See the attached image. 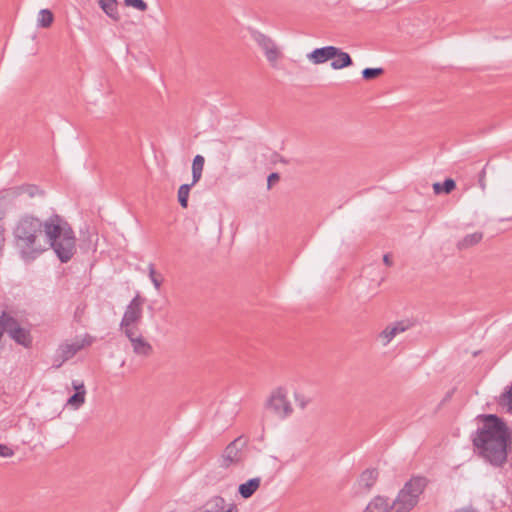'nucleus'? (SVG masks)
Here are the masks:
<instances>
[{"instance_id":"b1692460","label":"nucleus","mask_w":512,"mask_h":512,"mask_svg":"<svg viewBox=\"0 0 512 512\" xmlns=\"http://www.w3.org/2000/svg\"><path fill=\"white\" fill-rule=\"evenodd\" d=\"M195 184L196 183H193V181H192L190 184H183L179 187L178 202L182 208L188 207V198H189L190 189Z\"/></svg>"},{"instance_id":"6e6552de","label":"nucleus","mask_w":512,"mask_h":512,"mask_svg":"<svg viewBox=\"0 0 512 512\" xmlns=\"http://www.w3.org/2000/svg\"><path fill=\"white\" fill-rule=\"evenodd\" d=\"M265 407L284 419L292 413V407L287 400L286 391L282 387L274 390L267 399Z\"/></svg>"},{"instance_id":"39448f33","label":"nucleus","mask_w":512,"mask_h":512,"mask_svg":"<svg viewBox=\"0 0 512 512\" xmlns=\"http://www.w3.org/2000/svg\"><path fill=\"white\" fill-rule=\"evenodd\" d=\"M0 331L2 336L6 333L16 344L24 348L32 347L33 337L30 328L23 327L17 318L6 311L0 314Z\"/></svg>"},{"instance_id":"e433bc0d","label":"nucleus","mask_w":512,"mask_h":512,"mask_svg":"<svg viewBox=\"0 0 512 512\" xmlns=\"http://www.w3.org/2000/svg\"><path fill=\"white\" fill-rule=\"evenodd\" d=\"M383 262H384V263H385V265H387V266H392V264H393L392 259H391V257H390V255H389V254H385V255L383 256Z\"/></svg>"},{"instance_id":"a19ab883","label":"nucleus","mask_w":512,"mask_h":512,"mask_svg":"<svg viewBox=\"0 0 512 512\" xmlns=\"http://www.w3.org/2000/svg\"><path fill=\"white\" fill-rule=\"evenodd\" d=\"M191 512H205V510L203 509V507H200L194 511H191Z\"/></svg>"},{"instance_id":"4468645a","label":"nucleus","mask_w":512,"mask_h":512,"mask_svg":"<svg viewBox=\"0 0 512 512\" xmlns=\"http://www.w3.org/2000/svg\"><path fill=\"white\" fill-rule=\"evenodd\" d=\"M72 386L75 390V393L68 398L67 405H70L74 409H78L85 402V395H86L85 385L83 382L73 380Z\"/></svg>"},{"instance_id":"2eb2a0df","label":"nucleus","mask_w":512,"mask_h":512,"mask_svg":"<svg viewBox=\"0 0 512 512\" xmlns=\"http://www.w3.org/2000/svg\"><path fill=\"white\" fill-rule=\"evenodd\" d=\"M261 484V478L255 477L251 478L245 483H242L238 487V493L244 499H248L253 496V494L259 489Z\"/></svg>"},{"instance_id":"cd10ccee","label":"nucleus","mask_w":512,"mask_h":512,"mask_svg":"<svg viewBox=\"0 0 512 512\" xmlns=\"http://www.w3.org/2000/svg\"><path fill=\"white\" fill-rule=\"evenodd\" d=\"M20 189L22 194H27L29 197L33 198L36 195H43V191H41L38 186L34 184H23L20 185Z\"/></svg>"},{"instance_id":"bb28decb","label":"nucleus","mask_w":512,"mask_h":512,"mask_svg":"<svg viewBox=\"0 0 512 512\" xmlns=\"http://www.w3.org/2000/svg\"><path fill=\"white\" fill-rule=\"evenodd\" d=\"M384 73V69L381 67L378 68H365L362 70V77L364 80H372Z\"/></svg>"},{"instance_id":"c85d7f7f","label":"nucleus","mask_w":512,"mask_h":512,"mask_svg":"<svg viewBox=\"0 0 512 512\" xmlns=\"http://www.w3.org/2000/svg\"><path fill=\"white\" fill-rule=\"evenodd\" d=\"M125 6L132 7L138 11L145 12L148 9V5L144 0H123Z\"/></svg>"},{"instance_id":"4c0bfd02","label":"nucleus","mask_w":512,"mask_h":512,"mask_svg":"<svg viewBox=\"0 0 512 512\" xmlns=\"http://www.w3.org/2000/svg\"><path fill=\"white\" fill-rule=\"evenodd\" d=\"M222 512H238L236 504H230L227 509H223Z\"/></svg>"},{"instance_id":"0eeeda50","label":"nucleus","mask_w":512,"mask_h":512,"mask_svg":"<svg viewBox=\"0 0 512 512\" xmlns=\"http://www.w3.org/2000/svg\"><path fill=\"white\" fill-rule=\"evenodd\" d=\"M93 342V337L89 334H85L83 338H76L71 343H63L57 350L56 358L59 359V363L56 368H59L64 362L73 358L81 349L90 346Z\"/></svg>"},{"instance_id":"c9c22d12","label":"nucleus","mask_w":512,"mask_h":512,"mask_svg":"<svg viewBox=\"0 0 512 512\" xmlns=\"http://www.w3.org/2000/svg\"><path fill=\"white\" fill-rule=\"evenodd\" d=\"M279 179H280V176H279V174H278V173H276V172L271 173V174L268 176V179H267V186H268V189H270L274 183H276L277 181H279Z\"/></svg>"},{"instance_id":"20e7f679","label":"nucleus","mask_w":512,"mask_h":512,"mask_svg":"<svg viewBox=\"0 0 512 512\" xmlns=\"http://www.w3.org/2000/svg\"><path fill=\"white\" fill-rule=\"evenodd\" d=\"M428 480L422 476L412 477L399 491L396 499L390 503L388 512H410L419 502Z\"/></svg>"},{"instance_id":"a878e982","label":"nucleus","mask_w":512,"mask_h":512,"mask_svg":"<svg viewBox=\"0 0 512 512\" xmlns=\"http://www.w3.org/2000/svg\"><path fill=\"white\" fill-rule=\"evenodd\" d=\"M148 272H149V278H150L151 282L153 283L155 289L159 290L162 285L163 278L161 275L157 274L153 263H150L148 265Z\"/></svg>"},{"instance_id":"dca6fc26","label":"nucleus","mask_w":512,"mask_h":512,"mask_svg":"<svg viewBox=\"0 0 512 512\" xmlns=\"http://www.w3.org/2000/svg\"><path fill=\"white\" fill-rule=\"evenodd\" d=\"M334 54V59H332L331 62L332 69L340 70L353 65V60L347 52L336 47V53Z\"/></svg>"},{"instance_id":"1a4fd4ad","label":"nucleus","mask_w":512,"mask_h":512,"mask_svg":"<svg viewBox=\"0 0 512 512\" xmlns=\"http://www.w3.org/2000/svg\"><path fill=\"white\" fill-rule=\"evenodd\" d=\"M251 36L253 40L262 48L267 60L271 64H274L280 56V51L275 45L274 41L265 34L255 30L252 31Z\"/></svg>"},{"instance_id":"412c9836","label":"nucleus","mask_w":512,"mask_h":512,"mask_svg":"<svg viewBox=\"0 0 512 512\" xmlns=\"http://www.w3.org/2000/svg\"><path fill=\"white\" fill-rule=\"evenodd\" d=\"M225 499L221 496H214L209 499L202 507L205 512H220L224 509Z\"/></svg>"},{"instance_id":"c756f323","label":"nucleus","mask_w":512,"mask_h":512,"mask_svg":"<svg viewBox=\"0 0 512 512\" xmlns=\"http://www.w3.org/2000/svg\"><path fill=\"white\" fill-rule=\"evenodd\" d=\"M397 334L395 333V329L392 326H387L382 332L381 337L385 338V345L388 344Z\"/></svg>"},{"instance_id":"2f4dec72","label":"nucleus","mask_w":512,"mask_h":512,"mask_svg":"<svg viewBox=\"0 0 512 512\" xmlns=\"http://www.w3.org/2000/svg\"><path fill=\"white\" fill-rule=\"evenodd\" d=\"M295 401L296 404L301 408L305 409L306 406L310 403L311 399L302 395V394H295Z\"/></svg>"},{"instance_id":"393cba45","label":"nucleus","mask_w":512,"mask_h":512,"mask_svg":"<svg viewBox=\"0 0 512 512\" xmlns=\"http://www.w3.org/2000/svg\"><path fill=\"white\" fill-rule=\"evenodd\" d=\"M497 402L500 406H506L507 411L512 413V384L501 394Z\"/></svg>"},{"instance_id":"72a5a7b5","label":"nucleus","mask_w":512,"mask_h":512,"mask_svg":"<svg viewBox=\"0 0 512 512\" xmlns=\"http://www.w3.org/2000/svg\"><path fill=\"white\" fill-rule=\"evenodd\" d=\"M5 232V227L0 223V258L3 256L4 247L6 243Z\"/></svg>"},{"instance_id":"ddd939ff","label":"nucleus","mask_w":512,"mask_h":512,"mask_svg":"<svg viewBox=\"0 0 512 512\" xmlns=\"http://www.w3.org/2000/svg\"><path fill=\"white\" fill-rule=\"evenodd\" d=\"M378 476L379 472L376 468H368L364 470L357 480L358 491L369 492L376 483Z\"/></svg>"},{"instance_id":"6ab92c4d","label":"nucleus","mask_w":512,"mask_h":512,"mask_svg":"<svg viewBox=\"0 0 512 512\" xmlns=\"http://www.w3.org/2000/svg\"><path fill=\"white\" fill-rule=\"evenodd\" d=\"M483 239V233L482 232H474L472 234H468L465 237H463L460 241L457 243V248L459 250H465L470 247L475 246Z\"/></svg>"},{"instance_id":"f8f14e48","label":"nucleus","mask_w":512,"mask_h":512,"mask_svg":"<svg viewBox=\"0 0 512 512\" xmlns=\"http://www.w3.org/2000/svg\"><path fill=\"white\" fill-rule=\"evenodd\" d=\"M334 53H336L335 46H324L321 48H315L313 51L308 53L307 59L313 64L319 65L334 59Z\"/></svg>"},{"instance_id":"9b49d317","label":"nucleus","mask_w":512,"mask_h":512,"mask_svg":"<svg viewBox=\"0 0 512 512\" xmlns=\"http://www.w3.org/2000/svg\"><path fill=\"white\" fill-rule=\"evenodd\" d=\"M125 336L132 344L133 352L140 356H149L152 352V346L147 342L138 330H128L124 332Z\"/></svg>"},{"instance_id":"7ed1b4c3","label":"nucleus","mask_w":512,"mask_h":512,"mask_svg":"<svg viewBox=\"0 0 512 512\" xmlns=\"http://www.w3.org/2000/svg\"><path fill=\"white\" fill-rule=\"evenodd\" d=\"M61 263H68L76 254V236L71 225L59 214L53 212L45 225V242Z\"/></svg>"},{"instance_id":"ea45409f","label":"nucleus","mask_w":512,"mask_h":512,"mask_svg":"<svg viewBox=\"0 0 512 512\" xmlns=\"http://www.w3.org/2000/svg\"><path fill=\"white\" fill-rule=\"evenodd\" d=\"M459 512H477V511L472 508H464V509H461Z\"/></svg>"},{"instance_id":"7c9ffc66","label":"nucleus","mask_w":512,"mask_h":512,"mask_svg":"<svg viewBox=\"0 0 512 512\" xmlns=\"http://www.w3.org/2000/svg\"><path fill=\"white\" fill-rule=\"evenodd\" d=\"M22 195V191L20 189V186H15V187H12V188H9L8 190L5 191V195L3 196V198H11V199H14V198H17L18 196Z\"/></svg>"},{"instance_id":"f3484780","label":"nucleus","mask_w":512,"mask_h":512,"mask_svg":"<svg viewBox=\"0 0 512 512\" xmlns=\"http://www.w3.org/2000/svg\"><path fill=\"white\" fill-rule=\"evenodd\" d=\"M98 4L102 11L113 21L120 20L117 0H98Z\"/></svg>"},{"instance_id":"5701e85b","label":"nucleus","mask_w":512,"mask_h":512,"mask_svg":"<svg viewBox=\"0 0 512 512\" xmlns=\"http://www.w3.org/2000/svg\"><path fill=\"white\" fill-rule=\"evenodd\" d=\"M54 20V15L49 9H42L38 13L37 24L39 27L48 28Z\"/></svg>"},{"instance_id":"f03ea898","label":"nucleus","mask_w":512,"mask_h":512,"mask_svg":"<svg viewBox=\"0 0 512 512\" xmlns=\"http://www.w3.org/2000/svg\"><path fill=\"white\" fill-rule=\"evenodd\" d=\"M46 220L25 214L17 221L13 229L14 245L18 254L25 262L37 259L47 247L41 241L42 233L45 234Z\"/></svg>"},{"instance_id":"a211bd4d","label":"nucleus","mask_w":512,"mask_h":512,"mask_svg":"<svg viewBox=\"0 0 512 512\" xmlns=\"http://www.w3.org/2000/svg\"><path fill=\"white\" fill-rule=\"evenodd\" d=\"M389 500L382 496L374 497L363 512H388Z\"/></svg>"},{"instance_id":"f704fd0d","label":"nucleus","mask_w":512,"mask_h":512,"mask_svg":"<svg viewBox=\"0 0 512 512\" xmlns=\"http://www.w3.org/2000/svg\"><path fill=\"white\" fill-rule=\"evenodd\" d=\"M13 450L7 445L0 444V456L1 457H11L13 456Z\"/></svg>"},{"instance_id":"9d476101","label":"nucleus","mask_w":512,"mask_h":512,"mask_svg":"<svg viewBox=\"0 0 512 512\" xmlns=\"http://www.w3.org/2000/svg\"><path fill=\"white\" fill-rule=\"evenodd\" d=\"M245 445L246 441L242 440V436L229 443L223 453V466L229 467L231 464L240 462L241 449Z\"/></svg>"},{"instance_id":"4be33fe9","label":"nucleus","mask_w":512,"mask_h":512,"mask_svg":"<svg viewBox=\"0 0 512 512\" xmlns=\"http://www.w3.org/2000/svg\"><path fill=\"white\" fill-rule=\"evenodd\" d=\"M205 159L202 155H196L192 163V181L197 183L202 177Z\"/></svg>"},{"instance_id":"423d86ee","label":"nucleus","mask_w":512,"mask_h":512,"mask_svg":"<svg viewBox=\"0 0 512 512\" xmlns=\"http://www.w3.org/2000/svg\"><path fill=\"white\" fill-rule=\"evenodd\" d=\"M146 299L137 292L126 306L120 322V330L124 333L128 330H138V324L143 318V305Z\"/></svg>"},{"instance_id":"f257e3e1","label":"nucleus","mask_w":512,"mask_h":512,"mask_svg":"<svg viewBox=\"0 0 512 512\" xmlns=\"http://www.w3.org/2000/svg\"><path fill=\"white\" fill-rule=\"evenodd\" d=\"M476 420L482 426L470 435L474 452L491 466L503 467L511 451L512 430L496 414H479Z\"/></svg>"},{"instance_id":"aec40b11","label":"nucleus","mask_w":512,"mask_h":512,"mask_svg":"<svg viewBox=\"0 0 512 512\" xmlns=\"http://www.w3.org/2000/svg\"><path fill=\"white\" fill-rule=\"evenodd\" d=\"M432 187L436 195L449 194L456 188V182L452 178H446L443 183L435 182Z\"/></svg>"},{"instance_id":"58836bf2","label":"nucleus","mask_w":512,"mask_h":512,"mask_svg":"<svg viewBox=\"0 0 512 512\" xmlns=\"http://www.w3.org/2000/svg\"><path fill=\"white\" fill-rule=\"evenodd\" d=\"M484 177H485V169H482V171L480 173V179H479V183H480V186L482 187V189L485 188Z\"/></svg>"},{"instance_id":"473e14b6","label":"nucleus","mask_w":512,"mask_h":512,"mask_svg":"<svg viewBox=\"0 0 512 512\" xmlns=\"http://www.w3.org/2000/svg\"><path fill=\"white\" fill-rule=\"evenodd\" d=\"M410 325L411 324L407 321H398L392 327L395 329V333L398 334L405 332L410 327Z\"/></svg>"}]
</instances>
